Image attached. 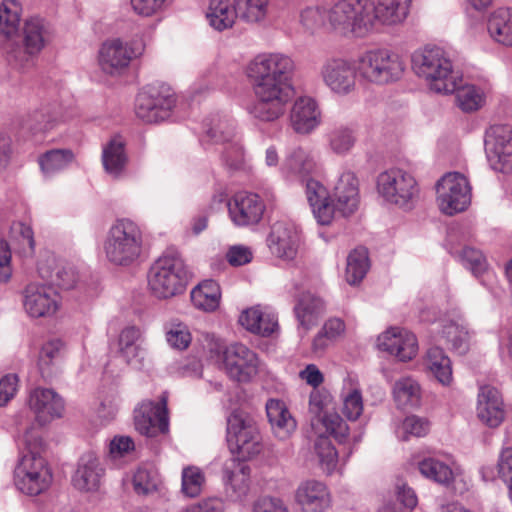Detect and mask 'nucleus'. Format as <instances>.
I'll use <instances>...</instances> for the list:
<instances>
[{
	"label": "nucleus",
	"mask_w": 512,
	"mask_h": 512,
	"mask_svg": "<svg viewBox=\"0 0 512 512\" xmlns=\"http://www.w3.org/2000/svg\"><path fill=\"white\" fill-rule=\"evenodd\" d=\"M17 445L20 458L14 469V484L22 493L36 496L51 485L53 474L48 462L42 457L43 441L34 427L27 428L19 436Z\"/></svg>",
	"instance_id": "f257e3e1"
},
{
	"label": "nucleus",
	"mask_w": 512,
	"mask_h": 512,
	"mask_svg": "<svg viewBox=\"0 0 512 512\" xmlns=\"http://www.w3.org/2000/svg\"><path fill=\"white\" fill-rule=\"evenodd\" d=\"M207 360L222 370L231 380L250 382L259 372L260 360L256 352L246 345L234 342L226 344L214 336L206 339Z\"/></svg>",
	"instance_id": "f03ea898"
},
{
	"label": "nucleus",
	"mask_w": 512,
	"mask_h": 512,
	"mask_svg": "<svg viewBox=\"0 0 512 512\" xmlns=\"http://www.w3.org/2000/svg\"><path fill=\"white\" fill-rule=\"evenodd\" d=\"M412 69L427 87L438 94L454 93L462 75L455 71L447 53L437 46H426L412 55Z\"/></svg>",
	"instance_id": "7ed1b4c3"
},
{
	"label": "nucleus",
	"mask_w": 512,
	"mask_h": 512,
	"mask_svg": "<svg viewBox=\"0 0 512 512\" xmlns=\"http://www.w3.org/2000/svg\"><path fill=\"white\" fill-rule=\"evenodd\" d=\"M143 241V233L137 223L130 219H119L109 228L103 251L110 264L128 267L140 258Z\"/></svg>",
	"instance_id": "20e7f679"
},
{
	"label": "nucleus",
	"mask_w": 512,
	"mask_h": 512,
	"mask_svg": "<svg viewBox=\"0 0 512 512\" xmlns=\"http://www.w3.org/2000/svg\"><path fill=\"white\" fill-rule=\"evenodd\" d=\"M327 8V25L341 35L365 37L372 33V0H323Z\"/></svg>",
	"instance_id": "39448f33"
},
{
	"label": "nucleus",
	"mask_w": 512,
	"mask_h": 512,
	"mask_svg": "<svg viewBox=\"0 0 512 512\" xmlns=\"http://www.w3.org/2000/svg\"><path fill=\"white\" fill-rule=\"evenodd\" d=\"M294 61L282 53H261L255 56L246 67V75L252 87L276 89L292 92L291 78Z\"/></svg>",
	"instance_id": "423d86ee"
},
{
	"label": "nucleus",
	"mask_w": 512,
	"mask_h": 512,
	"mask_svg": "<svg viewBox=\"0 0 512 512\" xmlns=\"http://www.w3.org/2000/svg\"><path fill=\"white\" fill-rule=\"evenodd\" d=\"M187 278L181 255L175 250H167L151 266L148 286L157 298L167 299L183 292Z\"/></svg>",
	"instance_id": "0eeeda50"
},
{
	"label": "nucleus",
	"mask_w": 512,
	"mask_h": 512,
	"mask_svg": "<svg viewBox=\"0 0 512 512\" xmlns=\"http://www.w3.org/2000/svg\"><path fill=\"white\" fill-rule=\"evenodd\" d=\"M405 71L402 58L386 49H373L363 53L357 60L360 79L374 85H386L398 81Z\"/></svg>",
	"instance_id": "6e6552de"
},
{
	"label": "nucleus",
	"mask_w": 512,
	"mask_h": 512,
	"mask_svg": "<svg viewBox=\"0 0 512 512\" xmlns=\"http://www.w3.org/2000/svg\"><path fill=\"white\" fill-rule=\"evenodd\" d=\"M377 191L385 202L404 210L412 209L420 196L415 176L399 167L389 168L378 175Z\"/></svg>",
	"instance_id": "1a4fd4ad"
},
{
	"label": "nucleus",
	"mask_w": 512,
	"mask_h": 512,
	"mask_svg": "<svg viewBox=\"0 0 512 512\" xmlns=\"http://www.w3.org/2000/svg\"><path fill=\"white\" fill-rule=\"evenodd\" d=\"M227 443L231 453L241 462L254 458L263 450L256 422L238 411L231 413L227 419Z\"/></svg>",
	"instance_id": "9d476101"
},
{
	"label": "nucleus",
	"mask_w": 512,
	"mask_h": 512,
	"mask_svg": "<svg viewBox=\"0 0 512 512\" xmlns=\"http://www.w3.org/2000/svg\"><path fill=\"white\" fill-rule=\"evenodd\" d=\"M436 205L446 216L461 213L471 204V185L467 177L459 172H448L436 183Z\"/></svg>",
	"instance_id": "9b49d317"
},
{
	"label": "nucleus",
	"mask_w": 512,
	"mask_h": 512,
	"mask_svg": "<svg viewBox=\"0 0 512 512\" xmlns=\"http://www.w3.org/2000/svg\"><path fill=\"white\" fill-rule=\"evenodd\" d=\"M175 102V95L168 86H149L137 95L135 113L146 123H158L170 117Z\"/></svg>",
	"instance_id": "f8f14e48"
},
{
	"label": "nucleus",
	"mask_w": 512,
	"mask_h": 512,
	"mask_svg": "<svg viewBox=\"0 0 512 512\" xmlns=\"http://www.w3.org/2000/svg\"><path fill=\"white\" fill-rule=\"evenodd\" d=\"M320 78L334 95L347 96L356 90L357 65L343 57H330L323 61L319 70Z\"/></svg>",
	"instance_id": "ddd939ff"
},
{
	"label": "nucleus",
	"mask_w": 512,
	"mask_h": 512,
	"mask_svg": "<svg viewBox=\"0 0 512 512\" xmlns=\"http://www.w3.org/2000/svg\"><path fill=\"white\" fill-rule=\"evenodd\" d=\"M49 24L39 16H31L24 21L22 27L23 50L13 51L9 60L20 67L30 65L36 56L50 41Z\"/></svg>",
	"instance_id": "4468645a"
},
{
	"label": "nucleus",
	"mask_w": 512,
	"mask_h": 512,
	"mask_svg": "<svg viewBox=\"0 0 512 512\" xmlns=\"http://www.w3.org/2000/svg\"><path fill=\"white\" fill-rule=\"evenodd\" d=\"M167 401L168 397L163 393L158 401L145 400L134 410V425L140 434L156 437L168 432Z\"/></svg>",
	"instance_id": "2eb2a0df"
},
{
	"label": "nucleus",
	"mask_w": 512,
	"mask_h": 512,
	"mask_svg": "<svg viewBox=\"0 0 512 512\" xmlns=\"http://www.w3.org/2000/svg\"><path fill=\"white\" fill-rule=\"evenodd\" d=\"M255 100L246 106L247 113L259 122H274L282 117L291 98L290 92L252 87Z\"/></svg>",
	"instance_id": "dca6fc26"
},
{
	"label": "nucleus",
	"mask_w": 512,
	"mask_h": 512,
	"mask_svg": "<svg viewBox=\"0 0 512 512\" xmlns=\"http://www.w3.org/2000/svg\"><path fill=\"white\" fill-rule=\"evenodd\" d=\"M22 304L31 318H48L57 313L61 297L57 291L46 284L30 283L22 292Z\"/></svg>",
	"instance_id": "f3484780"
},
{
	"label": "nucleus",
	"mask_w": 512,
	"mask_h": 512,
	"mask_svg": "<svg viewBox=\"0 0 512 512\" xmlns=\"http://www.w3.org/2000/svg\"><path fill=\"white\" fill-rule=\"evenodd\" d=\"M485 152L493 169L501 172L512 170V127L494 125L486 132Z\"/></svg>",
	"instance_id": "a211bd4d"
},
{
	"label": "nucleus",
	"mask_w": 512,
	"mask_h": 512,
	"mask_svg": "<svg viewBox=\"0 0 512 512\" xmlns=\"http://www.w3.org/2000/svg\"><path fill=\"white\" fill-rule=\"evenodd\" d=\"M267 244L274 256L282 261L292 262L299 254L301 245L300 230L293 223L278 221L271 227Z\"/></svg>",
	"instance_id": "6ab92c4d"
},
{
	"label": "nucleus",
	"mask_w": 512,
	"mask_h": 512,
	"mask_svg": "<svg viewBox=\"0 0 512 512\" xmlns=\"http://www.w3.org/2000/svg\"><path fill=\"white\" fill-rule=\"evenodd\" d=\"M227 207L231 221L238 227L258 224L266 209L263 199L248 191L235 193L227 202Z\"/></svg>",
	"instance_id": "aec40b11"
},
{
	"label": "nucleus",
	"mask_w": 512,
	"mask_h": 512,
	"mask_svg": "<svg viewBox=\"0 0 512 512\" xmlns=\"http://www.w3.org/2000/svg\"><path fill=\"white\" fill-rule=\"evenodd\" d=\"M29 407L39 426H44L60 418L64 412V401L53 389L38 387L30 392Z\"/></svg>",
	"instance_id": "412c9836"
},
{
	"label": "nucleus",
	"mask_w": 512,
	"mask_h": 512,
	"mask_svg": "<svg viewBox=\"0 0 512 512\" xmlns=\"http://www.w3.org/2000/svg\"><path fill=\"white\" fill-rule=\"evenodd\" d=\"M141 54V47H133L119 39L105 42L99 51V64L107 74H118Z\"/></svg>",
	"instance_id": "4be33fe9"
},
{
	"label": "nucleus",
	"mask_w": 512,
	"mask_h": 512,
	"mask_svg": "<svg viewBox=\"0 0 512 512\" xmlns=\"http://www.w3.org/2000/svg\"><path fill=\"white\" fill-rule=\"evenodd\" d=\"M292 130L299 135H310L322 122V113L318 102L310 96L297 98L289 115Z\"/></svg>",
	"instance_id": "5701e85b"
},
{
	"label": "nucleus",
	"mask_w": 512,
	"mask_h": 512,
	"mask_svg": "<svg viewBox=\"0 0 512 512\" xmlns=\"http://www.w3.org/2000/svg\"><path fill=\"white\" fill-rule=\"evenodd\" d=\"M377 346L380 350L404 362L413 359L418 352L415 335L398 327H392L383 332L377 339Z\"/></svg>",
	"instance_id": "b1692460"
},
{
	"label": "nucleus",
	"mask_w": 512,
	"mask_h": 512,
	"mask_svg": "<svg viewBox=\"0 0 512 512\" xmlns=\"http://www.w3.org/2000/svg\"><path fill=\"white\" fill-rule=\"evenodd\" d=\"M105 476V468L93 452L83 454L72 477L73 486L79 491H97Z\"/></svg>",
	"instance_id": "393cba45"
},
{
	"label": "nucleus",
	"mask_w": 512,
	"mask_h": 512,
	"mask_svg": "<svg viewBox=\"0 0 512 512\" xmlns=\"http://www.w3.org/2000/svg\"><path fill=\"white\" fill-rule=\"evenodd\" d=\"M413 0H372L370 13L373 32L379 25L396 26L405 22Z\"/></svg>",
	"instance_id": "a878e982"
},
{
	"label": "nucleus",
	"mask_w": 512,
	"mask_h": 512,
	"mask_svg": "<svg viewBox=\"0 0 512 512\" xmlns=\"http://www.w3.org/2000/svg\"><path fill=\"white\" fill-rule=\"evenodd\" d=\"M305 195L317 222L329 225L335 216V206L328 189L320 181L307 178Z\"/></svg>",
	"instance_id": "bb28decb"
},
{
	"label": "nucleus",
	"mask_w": 512,
	"mask_h": 512,
	"mask_svg": "<svg viewBox=\"0 0 512 512\" xmlns=\"http://www.w3.org/2000/svg\"><path fill=\"white\" fill-rule=\"evenodd\" d=\"M476 413L477 418L490 428H496L504 421V403L496 388L488 385L480 387Z\"/></svg>",
	"instance_id": "cd10ccee"
},
{
	"label": "nucleus",
	"mask_w": 512,
	"mask_h": 512,
	"mask_svg": "<svg viewBox=\"0 0 512 512\" xmlns=\"http://www.w3.org/2000/svg\"><path fill=\"white\" fill-rule=\"evenodd\" d=\"M295 499L303 512H324L331 505L328 487L318 480L302 482L296 490Z\"/></svg>",
	"instance_id": "c85d7f7f"
},
{
	"label": "nucleus",
	"mask_w": 512,
	"mask_h": 512,
	"mask_svg": "<svg viewBox=\"0 0 512 512\" xmlns=\"http://www.w3.org/2000/svg\"><path fill=\"white\" fill-rule=\"evenodd\" d=\"M437 332L455 353L464 355L470 350L474 333L462 318L441 319L437 326Z\"/></svg>",
	"instance_id": "c756f323"
},
{
	"label": "nucleus",
	"mask_w": 512,
	"mask_h": 512,
	"mask_svg": "<svg viewBox=\"0 0 512 512\" xmlns=\"http://www.w3.org/2000/svg\"><path fill=\"white\" fill-rule=\"evenodd\" d=\"M333 202L335 212L343 216L353 214L359 206L358 180L353 172H343L334 187Z\"/></svg>",
	"instance_id": "7c9ffc66"
},
{
	"label": "nucleus",
	"mask_w": 512,
	"mask_h": 512,
	"mask_svg": "<svg viewBox=\"0 0 512 512\" xmlns=\"http://www.w3.org/2000/svg\"><path fill=\"white\" fill-rule=\"evenodd\" d=\"M267 418L272 433L279 440H287L296 431L297 423L284 402L270 399L266 403Z\"/></svg>",
	"instance_id": "2f4dec72"
},
{
	"label": "nucleus",
	"mask_w": 512,
	"mask_h": 512,
	"mask_svg": "<svg viewBox=\"0 0 512 512\" xmlns=\"http://www.w3.org/2000/svg\"><path fill=\"white\" fill-rule=\"evenodd\" d=\"M250 467L244 462L232 459L224 468V484L226 492L233 500L245 497L250 487Z\"/></svg>",
	"instance_id": "473e14b6"
},
{
	"label": "nucleus",
	"mask_w": 512,
	"mask_h": 512,
	"mask_svg": "<svg viewBox=\"0 0 512 512\" xmlns=\"http://www.w3.org/2000/svg\"><path fill=\"white\" fill-rule=\"evenodd\" d=\"M239 323L249 332L267 337L278 328L276 315L260 306L244 310L239 316Z\"/></svg>",
	"instance_id": "72a5a7b5"
},
{
	"label": "nucleus",
	"mask_w": 512,
	"mask_h": 512,
	"mask_svg": "<svg viewBox=\"0 0 512 512\" xmlns=\"http://www.w3.org/2000/svg\"><path fill=\"white\" fill-rule=\"evenodd\" d=\"M125 142L121 136H114L103 147L102 162L105 171L113 178L123 175L127 164Z\"/></svg>",
	"instance_id": "f704fd0d"
},
{
	"label": "nucleus",
	"mask_w": 512,
	"mask_h": 512,
	"mask_svg": "<svg viewBox=\"0 0 512 512\" xmlns=\"http://www.w3.org/2000/svg\"><path fill=\"white\" fill-rule=\"evenodd\" d=\"M60 114L50 105H43L31 111L24 119L22 127L33 136L43 135L54 129L60 122Z\"/></svg>",
	"instance_id": "c9c22d12"
},
{
	"label": "nucleus",
	"mask_w": 512,
	"mask_h": 512,
	"mask_svg": "<svg viewBox=\"0 0 512 512\" xmlns=\"http://www.w3.org/2000/svg\"><path fill=\"white\" fill-rule=\"evenodd\" d=\"M324 311L325 304L323 300L309 292L302 294L294 307L299 325L306 330L318 323Z\"/></svg>",
	"instance_id": "e433bc0d"
},
{
	"label": "nucleus",
	"mask_w": 512,
	"mask_h": 512,
	"mask_svg": "<svg viewBox=\"0 0 512 512\" xmlns=\"http://www.w3.org/2000/svg\"><path fill=\"white\" fill-rule=\"evenodd\" d=\"M342 400V413L350 421H356L363 413V397L358 380L347 376L343 381L340 394Z\"/></svg>",
	"instance_id": "4c0bfd02"
},
{
	"label": "nucleus",
	"mask_w": 512,
	"mask_h": 512,
	"mask_svg": "<svg viewBox=\"0 0 512 512\" xmlns=\"http://www.w3.org/2000/svg\"><path fill=\"white\" fill-rule=\"evenodd\" d=\"M487 31L494 42L512 47V9L500 8L491 13Z\"/></svg>",
	"instance_id": "58836bf2"
},
{
	"label": "nucleus",
	"mask_w": 512,
	"mask_h": 512,
	"mask_svg": "<svg viewBox=\"0 0 512 512\" xmlns=\"http://www.w3.org/2000/svg\"><path fill=\"white\" fill-rule=\"evenodd\" d=\"M141 330L131 326L123 329L119 335V354L127 364L141 365L144 351L140 345Z\"/></svg>",
	"instance_id": "ea45409f"
},
{
	"label": "nucleus",
	"mask_w": 512,
	"mask_h": 512,
	"mask_svg": "<svg viewBox=\"0 0 512 512\" xmlns=\"http://www.w3.org/2000/svg\"><path fill=\"white\" fill-rule=\"evenodd\" d=\"M237 13L234 4L230 0H210L206 19L209 25L217 30L224 31L230 29L235 24Z\"/></svg>",
	"instance_id": "a19ab883"
},
{
	"label": "nucleus",
	"mask_w": 512,
	"mask_h": 512,
	"mask_svg": "<svg viewBox=\"0 0 512 512\" xmlns=\"http://www.w3.org/2000/svg\"><path fill=\"white\" fill-rule=\"evenodd\" d=\"M454 92L456 93L457 106L463 112L471 113L478 111L486 104L489 90L486 87L474 84H462L461 81L457 84Z\"/></svg>",
	"instance_id": "79ce46f5"
},
{
	"label": "nucleus",
	"mask_w": 512,
	"mask_h": 512,
	"mask_svg": "<svg viewBox=\"0 0 512 512\" xmlns=\"http://www.w3.org/2000/svg\"><path fill=\"white\" fill-rule=\"evenodd\" d=\"M424 366L439 383L444 386L451 384L453 380L451 360L442 348H429L424 359Z\"/></svg>",
	"instance_id": "37998d69"
},
{
	"label": "nucleus",
	"mask_w": 512,
	"mask_h": 512,
	"mask_svg": "<svg viewBox=\"0 0 512 512\" xmlns=\"http://www.w3.org/2000/svg\"><path fill=\"white\" fill-rule=\"evenodd\" d=\"M220 299V286L214 280H205L191 291V301L194 307L205 312L216 310Z\"/></svg>",
	"instance_id": "c03bdc74"
},
{
	"label": "nucleus",
	"mask_w": 512,
	"mask_h": 512,
	"mask_svg": "<svg viewBox=\"0 0 512 512\" xmlns=\"http://www.w3.org/2000/svg\"><path fill=\"white\" fill-rule=\"evenodd\" d=\"M74 160L75 155L70 149H51L38 157V164L45 177H52L68 168Z\"/></svg>",
	"instance_id": "a18cd8bd"
},
{
	"label": "nucleus",
	"mask_w": 512,
	"mask_h": 512,
	"mask_svg": "<svg viewBox=\"0 0 512 512\" xmlns=\"http://www.w3.org/2000/svg\"><path fill=\"white\" fill-rule=\"evenodd\" d=\"M393 397L396 405L401 409L418 407L422 397L421 387L411 377L401 378L393 386Z\"/></svg>",
	"instance_id": "49530a36"
},
{
	"label": "nucleus",
	"mask_w": 512,
	"mask_h": 512,
	"mask_svg": "<svg viewBox=\"0 0 512 512\" xmlns=\"http://www.w3.org/2000/svg\"><path fill=\"white\" fill-rule=\"evenodd\" d=\"M316 168L317 163L314 155L302 147L294 149L287 156L283 167L285 172L305 178L304 181L309 178L308 176L312 174Z\"/></svg>",
	"instance_id": "de8ad7c7"
},
{
	"label": "nucleus",
	"mask_w": 512,
	"mask_h": 512,
	"mask_svg": "<svg viewBox=\"0 0 512 512\" xmlns=\"http://www.w3.org/2000/svg\"><path fill=\"white\" fill-rule=\"evenodd\" d=\"M461 261L476 276L481 278V283L492 289L495 275L487 269V262L481 251L465 247L460 254Z\"/></svg>",
	"instance_id": "09e8293b"
},
{
	"label": "nucleus",
	"mask_w": 512,
	"mask_h": 512,
	"mask_svg": "<svg viewBox=\"0 0 512 512\" xmlns=\"http://www.w3.org/2000/svg\"><path fill=\"white\" fill-rule=\"evenodd\" d=\"M270 0H233L237 16L247 24H262L269 13Z\"/></svg>",
	"instance_id": "8fccbe9b"
},
{
	"label": "nucleus",
	"mask_w": 512,
	"mask_h": 512,
	"mask_svg": "<svg viewBox=\"0 0 512 512\" xmlns=\"http://www.w3.org/2000/svg\"><path fill=\"white\" fill-rule=\"evenodd\" d=\"M23 13L19 0H2L0 3V33L6 37L18 33Z\"/></svg>",
	"instance_id": "3c124183"
},
{
	"label": "nucleus",
	"mask_w": 512,
	"mask_h": 512,
	"mask_svg": "<svg viewBox=\"0 0 512 512\" xmlns=\"http://www.w3.org/2000/svg\"><path fill=\"white\" fill-rule=\"evenodd\" d=\"M370 268L368 251L364 247L352 250L347 256L345 279L350 285L359 284Z\"/></svg>",
	"instance_id": "603ef678"
},
{
	"label": "nucleus",
	"mask_w": 512,
	"mask_h": 512,
	"mask_svg": "<svg viewBox=\"0 0 512 512\" xmlns=\"http://www.w3.org/2000/svg\"><path fill=\"white\" fill-rule=\"evenodd\" d=\"M418 467L424 477L443 485L450 484L455 476L449 464L433 457L423 459Z\"/></svg>",
	"instance_id": "864d4df0"
},
{
	"label": "nucleus",
	"mask_w": 512,
	"mask_h": 512,
	"mask_svg": "<svg viewBox=\"0 0 512 512\" xmlns=\"http://www.w3.org/2000/svg\"><path fill=\"white\" fill-rule=\"evenodd\" d=\"M314 451L321 469L327 474L338 470V452L326 435H319L314 443Z\"/></svg>",
	"instance_id": "5fc2aeb1"
},
{
	"label": "nucleus",
	"mask_w": 512,
	"mask_h": 512,
	"mask_svg": "<svg viewBox=\"0 0 512 512\" xmlns=\"http://www.w3.org/2000/svg\"><path fill=\"white\" fill-rule=\"evenodd\" d=\"M64 350L65 343L60 338L49 339L42 345L38 356V368L43 377L51 376L52 366Z\"/></svg>",
	"instance_id": "6e6d98bb"
},
{
	"label": "nucleus",
	"mask_w": 512,
	"mask_h": 512,
	"mask_svg": "<svg viewBox=\"0 0 512 512\" xmlns=\"http://www.w3.org/2000/svg\"><path fill=\"white\" fill-rule=\"evenodd\" d=\"M319 426L324 428V432L332 435L339 442L344 441L349 434L348 424L336 412L324 413L323 417L317 418L316 428H313L319 435H324Z\"/></svg>",
	"instance_id": "4d7b16f0"
},
{
	"label": "nucleus",
	"mask_w": 512,
	"mask_h": 512,
	"mask_svg": "<svg viewBox=\"0 0 512 512\" xmlns=\"http://www.w3.org/2000/svg\"><path fill=\"white\" fill-rule=\"evenodd\" d=\"M166 341L170 347L185 350L191 343L192 337L186 324L179 320H171L164 326Z\"/></svg>",
	"instance_id": "13d9d810"
},
{
	"label": "nucleus",
	"mask_w": 512,
	"mask_h": 512,
	"mask_svg": "<svg viewBox=\"0 0 512 512\" xmlns=\"http://www.w3.org/2000/svg\"><path fill=\"white\" fill-rule=\"evenodd\" d=\"M206 136L214 143L225 145L235 138V124L227 118H214L208 124Z\"/></svg>",
	"instance_id": "bf43d9fd"
},
{
	"label": "nucleus",
	"mask_w": 512,
	"mask_h": 512,
	"mask_svg": "<svg viewBox=\"0 0 512 512\" xmlns=\"http://www.w3.org/2000/svg\"><path fill=\"white\" fill-rule=\"evenodd\" d=\"M356 142L354 131L347 126L334 128L329 134V148L337 155H346Z\"/></svg>",
	"instance_id": "052dcab7"
},
{
	"label": "nucleus",
	"mask_w": 512,
	"mask_h": 512,
	"mask_svg": "<svg viewBox=\"0 0 512 512\" xmlns=\"http://www.w3.org/2000/svg\"><path fill=\"white\" fill-rule=\"evenodd\" d=\"M181 478V491L185 496L194 498L200 495L205 484V475L199 467H184Z\"/></svg>",
	"instance_id": "680f3d73"
},
{
	"label": "nucleus",
	"mask_w": 512,
	"mask_h": 512,
	"mask_svg": "<svg viewBox=\"0 0 512 512\" xmlns=\"http://www.w3.org/2000/svg\"><path fill=\"white\" fill-rule=\"evenodd\" d=\"M429 430L430 423L427 419L411 415L406 417L396 429V435L399 439L406 441L410 437H423Z\"/></svg>",
	"instance_id": "e2e57ef3"
},
{
	"label": "nucleus",
	"mask_w": 512,
	"mask_h": 512,
	"mask_svg": "<svg viewBox=\"0 0 512 512\" xmlns=\"http://www.w3.org/2000/svg\"><path fill=\"white\" fill-rule=\"evenodd\" d=\"M300 22L313 32L327 24V9L323 5L306 7L300 13Z\"/></svg>",
	"instance_id": "0e129e2a"
},
{
	"label": "nucleus",
	"mask_w": 512,
	"mask_h": 512,
	"mask_svg": "<svg viewBox=\"0 0 512 512\" xmlns=\"http://www.w3.org/2000/svg\"><path fill=\"white\" fill-rule=\"evenodd\" d=\"M158 474L152 469L140 467L133 476L134 490L138 494H148L157 489Z\"/></svg>",
	"instance_id": "69168bd1"
},
{
	"label": "nucleus",
	"mask_w": 512,
	"mask_h": 512,
	"mask_svg": "<svg viewBox=\"0 0 512 512\" xmlns=\"http://www.w3.org/2000/svg\"><path fill=\"white\" fill-rule=\"evenodd\" d=\"M329 403V397L320 391H314L310 395L309 411L313 415L311 419L312 428H316L317 418L323 417L326 407Z\"/></svg>",
	"instance_id": "338daca9"
},
{
	"label": "nucleus",
	"mask_w": 512,
	"mask_h": 512,
	"mask_svg": "<svg viewBox=\"0 0 512 512\" xmlns=\"http://www.w3.org/2000/svg\"><path fill=\"white\" fill-rule=\"evenodd\" d=\"M224 158L228 165L239 168L244 164L245 152L243 145L238 140H232L224 145Z\"/></svg>",
	"instance_id": "774afa93"
}]
</instances>
